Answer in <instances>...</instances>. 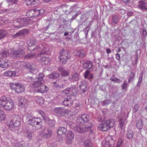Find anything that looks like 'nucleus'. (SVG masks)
Here are the masks:
<instances>
[{
  "label": "nucleus",
  "instance_id": "nucleus-48",
  "mask_svg": "<svg viewBox=\"0 0 147 147\" xmlns=\"http://www.w3.org/2000/svg\"><path fill=\"white\" fill-rule=\"evenodd\" d=\"M55 121L54 120H51L49 121V127L53 129L55 127Z\"/></svg>",
  "mask_w": 147,
  "mask_h": 147
},
{
  "label": "nucleus",
  "instance_id": "nucleus-24",
  "mask_svg": "<svg viewBox=\"0 0 147 147\" xmlns=\"http://www.w3.org/2000/svg\"><path fill=\"white\" fill-rule=\"evenodd\" d=\"M79 76L80 75L78 73H75L73 74L69 79L71 82L77 81L80 79Z\"/></svg>",
  "mask_w": 147,
  "mask_h": 147
},
{
  "label": "nucleus",
  "instance_id": "nucleus-53",
  "mask_svg": "<svg viewBox=\"0 0 147 147\" xmlns=\"http://www.w3.org/2000/svg\"><path fill=\"white\" fill-rule=\"evenodd\" d=\"M85 147H91L93 145L92 143L89 140L86 141L84 143Z\"/></svg>",
  "mask_w": 147,
  "mask_h": 147
},
{
  "label": "nucleus",
  "instance_id": "nucleus-54",
  "mask_svg": "<svg viewBox=\"0 0 147 147\" xmlns=\"http://www.w3.org/2000/svg\"><path fill=\"white\" fill-rule=\"evenodd\" d=\"M44 74L42 73H40L36 77V78L39 80H42L44 77Z\"/></svg>",
  "mask_w": 147,
  "mask_h": 147
},
{
  "label": "nucleus",
  "instance_id": "nucleus-63",
  "mask_svg": "<svg viewBox=\"0 0 147 147\" xmlns=\"http://www.w3.org/2000/svg\"><path fill=\"white\" fill-rule=\"evenodd\" d=\"M5 117V114L3 115L2 114L0 115V121L2 122L4 121Z\"/></svg>",
  "mask_w": 147,
  "mask_h": 147
},
{
  "label": "nucleus",
  "instance_id": "nucleus-26",
  "mask_svg": "<svg viewBox=\"0 0 147 147\" xmlns=\"http://www.w3.org/2000/svg\"><path fill=\"white\" fill-rule=\"evenodd\" d=\"M9 98L6 97L5 96H2L0 98V106L2 107Z\"/></svg>",
  "mask_w": 147,
  "mask_h": 147
},
{
  "label": "nucleus",
  "instance_id": "nucleus-64",
  "mask_svg": "<svg viewBox=\"0 0 147 147\" xmlns=\"http://www.w3.org/2000/svg\"><path fill=\"white\" fill-rule=\"evenodd\" d=\"M31 2H32L31 0H26L25 1V3L28 6H31Z\"/></svg>",
  "mask_w": 147,
  "mask_h": 147
},
{
  "label": "nucleus",
  "instance_id": "nucleus-3",
  "mask_svg": "<svg viewBox=\"0 0 147 147\" xmlns=\"http://www.w3.org/2000/svg\"><path fill=\"white\" fill-rule=\"evenodd\" d=\"M115 120L113 119H109L106 120L104 123H101L98 126L99 130L106 131L110 129L115 125Z\"/></svg>",
  "mask_w": 147,
  "mask_h": 147
},
{
  "label": "nucleus",
  "instance_id": "nucleus-37",
  "mask_svg": "<svg viewBox=\"0 0 147 147\" xmlns=\"http://www.w3.org/2000/svg\"><path fill=\"white\" fill-rule=\"evenodd\" d=\"M39 113L42 116L44 120L46 121L47 119L48 115L45 112L42 110H39L38 111Z\"/></svg>",
  "mask_w": 147,
  "mask_h": 147
},
{
  "label": "nucleus",
  "instance_id": "nucleus-33",
  "mask_svg": "<svg viewBox=\"0 0 147 147\" xmlns=\"http://www.w3.org/2000/svg\"><path fill=\"white\" fill-rule=\"evenodd\" d=\"M92 66V64L90 61H88L84 63L83 65V66L84 69H91Z\"/></svg>",
  "mask_w": 147,
  "mask_h": 147
},
{
  "label": "nucleus",
  "instance_id": "nucleus-35",
  "mask_svg": "<svg viewBox=\"0 0 147 147\" xmlns=\"http://www.w3.org/2000/svg\"><path fill=\"white\" fill-rule=\"evenodd\" d=\"M126 136L128 139L129 140H131L134 136L133 131L131 130H128L127 132Z\"/></svg>",
  "mask_w": 147,
  "mask_h": 147
},
{
  "label": "nucleus",
  "instance_id": "nucleus-42",
  "mask_svg": "<svg viewBox=\"0 0 147 147\" xmlns=\"http://www.w3.org/2000/svg\"><path fill=\"white\" fill-rule=\"evenodd\" d=\"M40 60L44 62V64H48L50 61V59L48 57H44L41 58Z\"/></svg>",
  "mask_w": 147,
  "mask_h": 147
},
{
  "label": "nucleus",
  "instance_id": "nucleus-46",
  "mask_svg": "<svg viewBox=\"0 0 147 147\" xmlns=\"http://www.w3.org/2000/svg\"><path fill=\"white\" fill-rule=\"evenodd\" d=\"M102 106H106L110 104L111 103V100H106L102 101L100 102Z\"/></svg>",
  "mask_w": 147,
  "mask_h": 147
},
{
  "label": "nucleus",
  "instance_id": "nucleus-5",
  "mask_svg": "<svg viewBox=\"0 0 147 147\" xmlns=\"http://www.w3.org/2000/svg\"><path fill=\"white\" fill-rule=\"evenodd\" d=\"M20 125V119L19 116H17L15 117L13 119L11 120L8 125V127L10 130L14 131Z\"/></svg>",
  "mask_w": 147,
  "mask_h": 147
},
{
  "label": "nucleus",
  "instance_id": "nucleus-60",
  "mask_svg": "<svg viewBox=\"0 0 147 147\" xmlns=\"http://www.w3.org/2000/svg\"><path fill=\"white\" fill-rule=\"evenodd\" d=\"M32 2L31 3V6L35 7L38 4L36 2L37 0H31Z\"/></svg>",
  "mask_w": 147,
  "mask_h": 147
},
{
  "label": "nucleus",
  "instance_id": "nucleus-18",
  "mask_svg": "<svg viewBox=\"0 0 147 147\" xmlns=\"http://www.w3.org/2000/svg\"><path fill=\"white\" fill-rule=\"evenodd\" d=\"M48 90V87L46 86L41 85L39 88L35 89L34 91L38 93H44L47 92Z\"/></svg>",
  "mask_w": 147,
  "mask_h": 147
},
{
  "label": "nucleus",
  "instance_id": "nucleus-2",
  "mask_svg": "<svg viewBox=\"0 0 147 147\" xmlns=\"http://www.w3.org/2000/svg\"><path fill=\"white\" fill-rule=\"evenodd\" d=\"M58 57L59 61L62 64H66L68 60L71 59V55L70 53L66 50L62 49L60 51Z\"/></svg>",
  "mask_w": 147,
  "mask_h": 147
},
{
  "label": "nucleus",
  "instance_id": "nucleus-20",
  "mask_svg": "<svg viewBox=\"0 0 147 147\" xmlns=\"http://www.w3.org/2000/svg\"><path fill=\"white\" fill-rule=\"evenodd\" d=\"M53 132V129L49 127L47 129L46 133H43L42 134V136L45 139L49 138L52 136Z\"/></svg>",
  "mask_w": 147,
  "mask_h": 147
},
{
  "label": "nucleus",
  "instance_id": "nucleus-36",
  "mask_svg": "<svg viewBox=\"0 0 147 147\" xmlns=\"http://www.w3.org/2000/svg\"><path fill=\"white\" fill-rule=\"evenodd\" d=\"M8 33L7 30L3 29L0 30V40L6 36Z\"/></svg>",
  "mask_w": 147,
  "mask_h": 147
},
{
  "label": "nucleus",
  "instance_id": "nucleus-29",
  "mask_svg": "<svg viewBox=\"0 0 147 147\" xmlns=\"http://www.w3.org/2000/svg\"><path fill=\"white\" fill-rule=\"evenodd\" d=\"M5 75L6 76L9 77H15L17 75L15 71H6L4 73Z\"/></svg>",
  "mask_w": 147,
  "mask_h": 147
},
{
  "label": "nucleus",
  "instance_id": "nucleus-9",
  "mask_svg": "<svg viewBox=\"0 0 147 147\" xmlns=\"http://www.w3.org/2000/svg\"><path fill=\"white\" fill-rule=\"evenodd\" d=\"M28 49L30 51V53H28L24 56V58L26 59H29L33 58L35 54L40 51V47L39 46H37L36 48H34L33 49H31L29 47H28Z\"/></svg>",
  "mask_w": 147,
  "mask_h": 147
},
{
  "label": "nucleus",
  "instance_id": "nucleus-27",
  "mask_svg": "<svg viewBox=\"0 0 147 147\" xmlns=\"http://www.w3.org/2000/svg\"><path fill=\"white\" fill-rule=\"evenodd\" d=\"M27 102L26 99L22 97L20 99L19 105L21 107H24Z\"/></svg>",
  "mask_w": 147,
  "mask_h": 147
},
{
  "label": "nucleus",
  "instance_id": "nucleus-59",
  "mask_svg": "<svg viewBox=\"0 0 147 147\" xmlns=\"http://www.w3.org/2000/svg\"><path fill=\"white\" fill-rule=\"evenodd\" d=\"M18 147H27V145L24 142H21L18 144Z\"/></svg>",
  "mask_w": 147,
  "mask_h": 147
},
{
  "label": "nucleus",
  "instance_id": "nucleus-62",
  "mask_svg": "<svg viewBox=\"0 0 147 147\" xmlns=\"http://www.w3.org/2000/svg\"><path fill=\"white\" fill-rule=\"evenodd\" d=\"M57 69L58 71L60 72L61 74L65 70V69L62 66H59L58 67Z\"/></svg>",
  "mask_w": 147,
  "mask_h": 147
},
{
  "label": "nucleus",
  "instance_id": "nucleus-39",
  "mask_svg": "<svg viewBox=\"0 0 147 147\" xmlns=\"http://www.w3.org/2000/svg\"><path fill=\"white\" fill-rule=\"evenodd\" d=\"M74 135L73 132L69 131L67 134V138L69 140L71 141L74 138Z\"/></svg>",
  "mask_w": 147,
  "mask_h": 147
},
{
  "label": "nucleus",
  "instance_id": "nucleus-22",
  "mask_svg": "<svg viewBox=\"0 0 147 147\" xmlns=\"http://www.w3.org/2000/svg\"><path fill=\"white\" fill-rule=\"evenodd\" d=\"M63 104L65 106L70 107L72 105V102L70 100L69 96L65 98L63 101Z\"/></svg>",
  "mask_w": 147,
  "mask_h": 147
},
{
  "label": "nucleus",
  "instance_id": "nucleus-12",
  "mask_svg": "<svg viewBox=\"0 0 147 147\" xmlns=\"http://www.w3.org/2000/svg\"><path fill=\"white\" fill-rule=\"evenodd\" d=\"M35 118L32 113H30L27 115L26 120L28 124L33 127Z\"/></svg>",
  "mask_w": 147,
  "mask_h": 147
},
{
  "label": "nucleus",
  "instance_id": "nucleus-4",
  "mask_svg": "<svg viewBox=\"0 0 147 147\" xmlns=\"http://www.w3.org/2000/svg\"><path fill=\"white\" fill-rule=\"evenodd\" d=\"M28 20L26 18H20L13 25L12 28L15 30H17L22 27L26 26Z\"/></svg>",
  "mask_w": 147,
  "mask_h": 147
},
{
  "label": "nucleus",
  "instance_id": "nucleus-28",
  "mask_svg": "<svg viewBox=\"0 0 147 147\" xmlns=\"http://www.w3.org/2000/svg\"><path fill=\"white\" fill-rule=\"evenodd\" d=\"M84 77L85 79H88L91 81V80L92 79L93 75L90 73L89 71L86 70L85 71L84 74Z\"/></svg>",
  "mask_w": 147,
  "mask_h": 147
},
{
  "label": "nucleus",
  "instance_id": "nucleus-47",
  "mask_svg": "<svg viewBox=\"0 0 147 147\" xmlns=\"http://www.w3.org/2000/svg\"><path fill=\"white\" fill-rule=\"evenodd\" d=\"M135 76V74L134 73L132 72L130 73L128 81V82L130 83L131 82L132 80L134 79Z\"/></svg>",
  "mask_w": 147,
  "mask_h": 147
},
{
  "label": "nucleus",
  "instance_id": "nucleus-31",
  "mask_svg": "<svg viewBox=\"0 0 147 147\" xmlns=\"http://www.w3.org/2000/svg\"><path fill=\"white\" fill-rule=\"evenodd\" d=\"M106 141L108 142L109 144H110V146L113 147L115 143V141L111 136H108L106 137L105 138Z\"/></svg>",
  "mask_w": 147,
  "mask_h": 147
},
{
  "label": "nucleus",
  "instance_id": "nucleus-30",
  "mask_svg": "<svg viewBox=\"0 0 147 147\" xmlns=\"http://www.w3.org/2000/svg\"><path fill=\"white\" fill-rule=\"evenodd\" d=\"M48 76L50 78L55 79L59 77L60 74L58 73L53 72L48 75Z\"/></svg>",
  "mask_w": 147,
  "mask_h": 147
},
{
  "label": "nucleus",
  "instance_id": "nucleus-49",
  "mask_svg": "<svg viewBox=\"0 0 147 147\" xmlns=\"http://www.w3.org/2000/svg\"><path fill=\"white\" fill-rule=\"evenodd\" d=\"M35 100L39 104H42L44 103V100L43 98L38 96L35 97Z\"/></svg>",
  "mask_w": 147,
  "mask_h": 147
},
{
  "label": "nucleus",
  "instance_id": "nucleus-14",
  "mask_svg": "<svg viewBox=\"0 0 147 147\" xmlns=\"http://www.w3.org/2000/svg\"><path fill=\"white\" fill-rule=\"evenodd\" d=\"M120 16L118 14H114L111 16V24L112 25L117 24L120 20Z\"/></svg>",
  "mask_w": 147,
  "mask_h": 147
},
{
  "label": "nucleus",
  "instance_id": "nucleus-41",
  "mask_svg": "<svg viewBox=\"0 0 147 147\" xmlns=\"http://www.w3.org/2000/svg\"><path fill=\"white\" fill-rule=\"evenodd\" d=\"M33 9H30L26 13V15L29 18H32L34 17Z\"/></svg>",
  "mask_w": 147,
  "mask_h": 147
},
{
  "label": "nucleus",
  "instance_id": "nucleus-17",
  "mask_svg": "<svg viewBox=\"0 0 147 147\" xmlns=\"http://www.w3.org/2000/svg\"><path fill=\"white\" fill-rule=\"evenodd\" d=\"M34 123L33 127L36 128V129H39L42 127L41 125V119L38 117H36Z\"/></svg>",
  "mask_w": 147,
  "mask_h": 147
},
{
  "label": "nucleus",
  "instance_id": "nucleus-40",
  "mask_svg": "<svg viewBox=\"0 0 147 147\" xmlns=\"http://www.w3.org/2000/svg\"><path fill=\"white\" fill-rule=\"evenodd\" d=\"M110 80L114 83H120L121 81L120 79L116 78L114 76H112L111 77Z\"/></svg>",
  "mask_w": 147,
  "mask_h": 147
},
{
  "label": "nucleus",
  "instance_id": "nucleus-45",
  "mask_svg": "<svg viewBox=\"0 0 147 147\" xmlns=\"http://www.w3.org/2000/svg\"><path fill=\"white\" fill-rule=\"evenodd\" d=\"M91 25V24H89L88 26L83 30V31L86 34V37L88 32L89 30L90 29Z\"/></svg>",
  "mask_w": 147,
  "mask_h": 147
},
{
  "label": "nucleus",
  "instance_id": "nucleus-19",
  "mask_svg": "<svg viewBox=\"0 0 147 147\" xmlns=\"http://www.w3.org/2000/svg\"><path fill=\"white\" fill-rule=\"evenodd\" d=\"M138 3L139 8L144 11L147 10V3L140 1H139Z\"/></svg>",
  "mask_w": 147,
  "mask_h": 147
},
{
  "label": "nucleus",
  "instance_id": "nucleus-1",
  "mask_svg": "<svg viewBox=\"0 0 147 147\" xmlns=\"http://www.w3.org/2000/svg\"><path fill=\"white\" fill-rule=\"evenodd\" d=\"M90 121V116L86 114H83L81 117H78L76 122L77 125L74 127V131L82 133L90 130L93 124Z\"/></svg>",
  "mask_w": 147,
  "mask_h": 147
},
{
  "label": "nucleus",
  "instance_id": "nucleus-43",
  "mask_svg": "<svg viewBox=\"0 0 147 147\" xmlns=\"http://www.w3.org/2000/svg\"><path fill=\"white\" fill-rule=\"evenodd\" d=\"M8 64L7 61H6L1 62V60H0V67L6 68H7L8 66Z\"/></svg>",
  "mask_w": 147,
  "mask_h": 147
},
{
  "label": "nucleus",
  "instance_id": "nucleus-13",
  "mask_svg": "<svg viewBox=\"0 0 147 147\" xmlns=\"http://www.w3.org/2000/svg\"><path fill=\"white\" fill-rule=\"evenodd\" d=\"M53 86L58 89L64 88L65 85L62 83V81L60 79L57 80L55 82L53 83Z\"/></svg>",
  "mask_w": 147,
  "mask_h": 147
},
{
  "label": "nucleus",
  "instance_id": "nucleus-23",
  "mask_svg": "<svg viewBox=\"0 0 147 147\" xmlns=\"http://www.w3.org/2000/svg\"><path fill=\"white\" fill-rule=\"evenodd\" d=\"M67 131L66 128L64 127H60L58 128L57 133L58 135L61 136L63 134H65Z\"/></svg>",
  "mask_w": 147,
  "mask_h": 147
},
{
  "label": "nucleus",
  "instance_id": "nucleus-38",
  "mask_svg": "<svg viewBox=\"0 0 147 147\" xmlns=\"http://www.w3.org/2000/svg\"><path fill=\"white\" fill-rule=\"evenodd\" d=\"M143 125L142 120L141 119H140L137 121L136 127L139 129H141L143 127Z\"/></svg>",
  "mask_w": 147,
  "mask_h": 147
},
{
  "label": "nucleus",
  "instance_id": "nucleus-16",
  "mask_svg": "<svg viewBox=\"0 0 147 147\" xmlns=\"http://www.w3.org/2000/svg\"><path fill=\"white\" fill-rule=\"evenodd\" d=\"M54 111L55 113L60 115V116H63L66 113L65 110L61 107L55 108Z\"/></svg>",
  "mask_w": 147,
  "mask_h": 147
},
{
  "label": "nucleus",
  "instance_id": "nucleus-6",
  "mask_svg": "<svg viewBox=\"0 0 147 147\" xmlns=\"http://www.w3.org/2000/svg\"><path fill=\"white\" fill-rule=\"evenodd\" d=\"M25 53L24 50L22 49L12 51L10 53V56L14 59H19L24 56Z\"/></svg>",
  "mask_w": 147,
  "mask_h": 147
},
{
  "label": "nucleus",
  "instance_id": "nucleus-61",
  "mask_svg": "<svg viewBox=\"0 0 147 147\" xmlns=\"http://www.w3.org/2000/svg\"><path fill=\"white\" fill-rule=\"evenodd\" d=\"M123 2L125 3H132L133 0H121Z\"/></svg>",
  "mask_w": 147,
  "mask_h": 147
},
{
  "label": "nucleus",
  "instance_id": "nucleus-52",
  "mask_svg": "<svg viewBox=\"0 0 147 147\" xmlns=\"http://www.w3.org/2000/svg\"><path fill=\"white\" fill-rule=\"evenodd\" d=\"M123 141L121 138H119L118 139L117 142V144L116 145V147H122V143Z\"/></svg>",
  "mask_w": 147,
  "mask_h": 147
},
{
  "label": "nucleus",
  "instance_id": "nucleus-58",
  "mask_svg": "<svg viewBox=\"0 0 147 147\" xmlns=\"http://www.w3.org/2000/svg\"><path fill=\"white\" fill-rule=\"evenodd\" d=\"M147 35V32L146 30L143 29L142 34H141V37L142 39H145Z\"/></svg>",
  "mask_w": 147,
  "mask_h": 147
},
{
  "label": "nucleus",
  "instance_id": "nucleus-50",
  "mask_svg": "<svg viewBox=\"0 0 147 147\" xmlns=\"http://www.w3.org/2000/svg\"><path fill=\"white\" fill-rule=\"evenodd\" d=\"M48 51V48L44 47L42 51L39 53H38V55L39 56H40L43 54H46L47 53Z\"/></svg>",
  "mask_w": 147,
  "mask_h": 147
},
{
  "label": "nucleus",
  "instance_id": "nucleus-25",
  "mask_svg": "<svg viewBox=\"0 0 147 147\" xmlns=\"http://www.w3.org/2000/svg\"><path fill=\"white\" fill-rule=\"evenodd\" d=\"M24 66L27 69L31 72L34 71L35 69V65H31L29 63L25 62Z\"/></svg>",
  "mask_w": 147,
  "mask_h": 147
},
{
  "label": "nucleus",
  "instance_id": "nucleus-7",
  "mask_svg": "<svg viewBox=\"0 0 147 147\" xmlns=\"http://www.w3.org/2000/svg\"><path fill=\"white\" fill-rule=\"evenodd\" d=\"M10 87L18 93H22L24 90L25 87L22 84L19 83H10Z\"/></svg>",
  "mask_w": 147,
  "mask_h": 147
},
{
  "label": "nucleus",
  "instance_id": "nucleus-32",
  "mask_svg": "<svg viewBox=\"0 0 147 147\" xmlns=\"http://www.w3.org/2000/svg\"><path fill=\"white\" fill-rule=\"evenodd\" d=\"M9 50L8 49H5L3 52H1L0 55L2 59L7 57L9 55Z\"/></svg>",
  "mask_w": 147,
  "mask_h": 147
},
{
  "label": "nucleus",
  "instance_id": "nucleus-51",
  "mask_svg": "<svg viewBox=\"0 0 147 147\" xmlns=\"http://www.w3.org/2000/svg\"><path fill=\"white\" fill-rule=\"evenodd\" d=\"M37 43V40L35 38L31 39L29 45L28 46V47H29L30 48V47L32 46L35 45V44Z\"/></svg>",
  "mask_w": 147,
  "mask_h": 147
},
{
  "label": "nucleus",
  "instance_id": "nucleus-10",
  "mask_svg": "<svg viewBox=\"0 0 147 147\" xmlns=\"http://www.w3.org/2000/svg\"><path fill=\"white\" fill-rule=\"evenodd\" d=\"M14 107L13 102L12 100L9 98L2 108L5 110L9 111L13 109Z\"/></svg>",
  "mask_w": 147,
  "mask_h": 147
},
{
  "label": "nucleus",
  "instance_id": "nucleus-11",
  "mask_svg": "<svg viewBox=\"0 0 147 147\" xmlns=\"http://www.w3.org/2000/svg\"><path fill=\"white\" fill-rule=\"evenodd\" d=\"M29 32L28 29H24L19 31L18 32L13 35V38H16L19 36H23L28 35Z\"/></svg>",
  "mask_w": 147,
  "mask_h": 147
},
{
  "label": "nucleus",
  "instance_id": "nucleus-55",
  "mask_svg": "<svg viewBox=\"0 0 147 147\" xmlns=\"http://www.w3.org/2000/svg\"><path fill=\"white\" fill-rule=\"evenodd\" d=\"M61 74V76H67L69 74V72L68 71L65 70V69Z\"/></svg>",
  "mask_w": 147,
  "mask_h": 147
},
{
  "label": "nucleus",
  "instance_id": "nucleus-21",
  "mask_svg": "<svg viewBox=\"0 0 147 147\" xmlns=\"http://www.w3.org/2000/svg\"><path fill=\"white\" fill-rule=\"evenodd\" d=\"M74 53L80 58H83L85 57V52L83 50H75L74 51Z\"/></svg>",
  "mask_w": 147,
  "mask_h": 147
},
{
  "label": "nucleus",
  "instance_id": "nucleus-57",
  "mask_svg": "<svg viewBox=\"0 0 147 147\" xmlns=\"http://www.w3.org/2000/svg\"><path fill=\"white\" fill-rule=\"evenodd\" d=\"M127 83L126 80H125L124 81V83L121 85L122 89L123 90L126 89L127 88Z\"/></svg>",
  "mask_w": 147,
  "mask_h": 147
},
{
  "label": "nucleus",
  "instance_id": "nucleus-34",
  "mask_svg": "<svg viewBox=\"0 0 147 147\" xmlns=\"http://www.w3.org/2000/svg\"><path fill=\"white\" fill-rule=\"evenodd\" d=\"M79 86L82 93H84L86 91L87 85L86 84L82 83Z\"/></svg>",
  "mask_w": 147,
  "mask_h": 147
},
{
  "label": "nucleus",
  "instance_id": "nucleus-15",
  "mask_svg": "<svg viewBox=\"0 0 147 147\" xmlns=\"http://www.w3.org/2000/svg\"><path fill=\"white\" fill-rule=\"evenodd\" d=\"M44 83V81L43 80L35 81L31 82L30 85L32 87L36 89L39 88L40 86L43 84Z\"/></svg>",
  "mask_w": 147,
  "mask_h": 147
},
{
  "label": "nucleus",
  "instance_id": "nucleus-8",
  "mask_svg": "<svg viewBox=\"0 0 147 147\" xmlns=\"http://www.w3.org/2000/svg\"><path fill=\"white\" fill-rule=\"evenodd\" d=\"M78 92V88L75 86L67 88L62 91V93L63 94H69L72 96L76 95Z\"/></svg>",
  "mask_w": 147,
  "mask_h": 147
},
{
  "label": "nucleus",
  "instance_id": "nucleus-44",
  "mask_svg": "<svg viewBox=\"0 0 147 147\" xmlns=\"http://www.w3.org/2000/svg\"><path fill=\"white\" fill-rule=\"evenodd\" d=\"M24 134L25 136L27 137L29 139H31L32 138V133L30 132L29 131H25Z\"/></svg>",
  "mask_w": 147,
  "mask_h": 147
},
{
  "label": "nucleus",
  "instance_id": "nucleus-56",
  "mask_svg": "<svg viewBox=\"0 0 147 147\" xmlns=\"http://www.w3.org/2000/svg\"><path fill=\"white\" fill-rule=\"evenodd\" d=\"M34 17H37L40 15L38 9L36 8L33 9Z\"/></svg>",
  "mask_w": 147,
  "mask_h": 147
}]
</instances>
